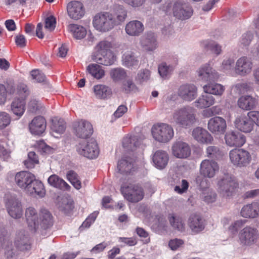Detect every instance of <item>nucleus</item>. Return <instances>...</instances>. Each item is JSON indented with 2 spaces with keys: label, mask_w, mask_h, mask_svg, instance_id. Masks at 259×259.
Instances as JSON below:
<instances>
[{
  "label": "nucleus",
  "mask_w": 259,
  "mask_h": 259,
  "mask_svg": "<svg viewBox=\"0 0 259 259\" xmlns=\"http://www.w3.org/2000/svg\"><path fill=\"white\" fill-rule=\"evenodd\" d=\"M193 138L198 142L202 144H210L213 139L212 136L205 129L197 127L193 129L192 133Z\"/></svg>",
  "instance_id": "a878e982"
},
{
  "label": "nucleus",
  "mask_w": 259,
  "mask_h": 259,
  "mask_svg": "<svg viewBox=\"0 0 259 259\" xmlns=\"http://www.w3.org/2000/svg\"><path fill=\"white\" fill-rule=\"evenodd\" d=\"M94 89L96 97L99 99H105L112 93L111 90L105 85H96Z\"/></svg>",
  "instance_id": "49530a36"
},
{
  "label": "nucleus",
  "mask_w": 259,
  "mask_h": 259,
  "mask_svg": "<svg viewBox=\"0 0 259 259\" xmlns=\"http://www.w3.org/2000/svg\"><path fill=\"white\" fill-rule=\"evenodd\" d=\"M54 221L52 214L46 209H41L39 213V230H47L53 225Z\"/></svg>",
  "instance_id": "cd10ccee"
},
{
  "label": "nucleus",
  "mask_w": 259,
  "mask_h": 259,
  "mask_svg": "<svg viewBox=\"0 0 259 259\" xmlns=\"http://www.w3.org/2000/svg\"><path fill=\"white\" fill-rule=\"evenodd\" d=\"M172 155L178 158H186L190 156L191 150L189 145L184 141L175 142L171 147Z\"/></svg>",
  "instance_id": "2eb2a0df"
},
{
  "label": "nucleus",
  "mask_w": 259,
  "mask_h": 259,
  "mask_svg": "<svg viewBox=\"0 0 259 259\" xmlns=\"http://www.w3.org/2000/svg\"><path fill=\"white\" fill-rule=\"evenodd\" d=\"M56 23V18L53 16H50L46 19L45 28L52 31L55 29Z\"/></svg>",
  "instance_id": "338daca9"
},
{
  "label": "nucleus",
  "mask_w": 259,
  "mask_h": 259,
  "mask_svg": "<svg viewBox=\"0 0 259 259\" xmlns=\"http://www.w3.org/2000/svg\"><path fill=\"white\" fill-rule=\"evenodd\" d=\"M120 190L124 197L133 203L141 201L144 196L143 189L140 185L132 183L128 179L127 183L121 185Z\"/></svg>",
  "instance_id": "20e7f679"
},
{
  "label": "nucleus",
  "mask_w": 259,
  "mask_h": 259,
  "mask_svg": "<svg viewBox=\"0 0 259 259\" xmlns=\"http://www.w3.org/2000/svg\"><path fill=\"white\" fill-rule=\"evenodd\" d=\"M241 215L245 218H255L259 216V204L252 202L244 205L240 211Z\"/></svg>",
  "instance_id": "473e14b6"
},
{
  "label": "nucleus",
  "mask_w": 259,
  "mask_h": 259,
  "mask_svg": "<svg viewBox=\"0 0 259 259\" xmlns=\"http://www.w3.org/2000/svg\"><path fill=\"white\" fill-rule=\"evenodd\" d=\"M203 89L205 93L217 96L222 95L225 91V88L222 84L217 83H211V82H209L207 84L204 85Z\"/></svg>",
  "instance_id": "4c0bfd02"
},
{
  "label": "nucleus",
  "mask_w": 259,
  "mask_h": 259,
  "mask_svg": "<svg viewBox=\"0 0 259 259\" xmlns=\"http://www.w3.org/2000/svg\"><path fill=\"white\" fill-rule=\"evenodd\" d=\"M29 126L30 131L32 134L39 135L46 130V120L41 116H37L31 121Z\"/></svg>",
  "instance_id": "c85d7f7f"
},
{
  "label": "nucleus",
  "mask_w": 259,
  "mask_h": 259,
  "mask_svg": "<svg viewBox=\"0 0 259 259\" xmlns=\"http://www.w3.org/2000/svg\"><path fill=\"white\" fill-rule=\"evenodd\" d=\"M112 15L113 20L116 25H117L125 21L127 17V11L123 6H118L115 9L114 14Z\"/></svg>",
  "instance_id": "c03bdc74"
},
{
  "label": "nucleus",
  "mask_w": 259,
  "mask_h": 259,
  "mask_svg": "<svg viewBox=\"0 0 259 259\" xmlns=\"http://www.w3.org/2000/svg\"><path fill=\"white\" fill-rule=\"evenodd\" d=\"M141 144V141L137 136H126L123 139L122 146L127 150L134 151Z\"/></svg>",
  "instance_id": "e433bc0d"
},
{
  "label": "nucleus",
  "mask_w": 259,
  "mask_h": 259,
  "mask_svg": "<svg viewBox=\"0 0 259 259\" xmlns=\"http://www.w3.org/2000/svg\"><path fill=\"white\" fill-rule=\"evenodd\" d=\"M178 95L183 100L190 102L197 96V88L193 84H184L178 91Z\"/></svg>",
  "instance_id": "4468645a"
},
{
  "label": "nucleus",
  "mask_w": 259,
  "mask_h": 259,
  "mask_svg": "<svg viewBox=\"0 0 259 259\" xmlns=\"http://www.w3.org/2000/svg\"><path fill=\"white\" fill-rule=\"evenodd\" d=\"M184 243V241L181 239L175 238L171 239L168 242L169 248L172 250H176Z\"/></svg>",
  "instance_id": "774afa93"
},
{
  "label": "nucleus",
  "mask_w": 259,
  "mask_h": 259,
  "mask_svg": "<svg viewBox=\"0 0 259 259\" xmlns=\"http://www.w3.org/2000/svg\"><path fill=\"white\" fill-rule=\"evenodd\" d=\"M219 170V166L217 162L212 160L204 159L200 166V174L204 178L197 177L196 184L202 189L207 187V180L204 178H213Z\"/></svg>",
  "instance_id": "7ed1b4c3"
},
{
  "label": "nucleus",
  "mask_w": 259,
  "mask_h": 259,
  "mask_svg": "<svg viewBox=\"0 0 259 259\" xmlns=\"http://www.w3.org/2000/svg\"><path fill=\"white\" fill-rule=\"evenodd\" d=\"M11 111L18 116L21 117L25 110V102L24 99L15 98L11 103Z\"/></svg>",
  "instance_id": "58836bf2"
},
{
  "label": "nucleus",
  "mask_w": 259,
  "mask_h": 259,
  "mask_svg": "<svg viewBox=\"0 0 259 259\" xmlns=\"http://www.w3.org/2000/svg\"><path fill=\"white\" fill-rule=\"evenodd\" d=\"M76 151L79 155L89 159L96 158L99 154L97 143L92 139L89 141L83 140L79 142L76 146Z\"/></svg>",
  "instance_id": "0eeeda50"
},
{
  "label": "nucleus",
  "mask_w": 259,
  "mask_h": 259,
  "mask_svg": "<svg viewBox=\"0 0 259 259\" xmlns=\"http://www.w3.org/2000/svg\"><path fill=\"white\" fill-rule=\"evenodd\" d=\"M225 139L226 144L230 147H241L245 143V137L236 131L227 132Z\"/></svg>",
  "instance_id": "aec40b11"
},
{
  "label": "nucleus",
  "mask_w": 259,
  "mask_h": 259,
  "mask_svg": "<svg viewBox=\"0 0 259 259\" xmlns=\"http://www.w3.org/2000/svg\"><path fill=\"white\" fill-rule=\"evenodd\" d=\"M150 71L148 69L140 70L138 73L136 80L140 83L147 81L150 77Z\"/></svg>",
  "instance_id": "bf43d9fd"
},
{
  "label": "nucleus",
  "mask_w": 259,
  "mask_h": 259,
  "mask_svg": "<svg viewBox=\"0 0 259 259\" xmlns=\"http://www.w3.org/2000/svg\"><path fill=\"white\" fill-rule=\"evenodd\" d=\"M9 214L15 219H18L23 215V208L20 201L16 198L9 199L6 203Z\"/></svg>",
  "instance_id": "a211bd4d"
},
{
  "label": "nucleus",
  "mask_w": 259,
  "mask_h": 259,
  "mask_svg": "<svg viewBox=\"0 0 259 259\" xmlns=\"http://www.w3.org/2000/svg\"><path fill=\"white\" fill-rule=\"evenodd\" d=\"M196 121L195 110L189 106L183 107L175 110L170 118L171 123L184 128L190 127Z\"/></svg>",
  "instance_id": "f03ea898"
},
{
  "label": "nucleus",
  "mask_w": 259,
  "mask_h": 259,
  "mask_svg": "<svg viewBox=\"0 0 259 259\" xmlns=\"http://www.w3.org/2000/svg\"><path fill=\"white\" fill-rule=\"evenodd\" d=\"M175 184L176 186L174 188V190L178 194H182L185 193L188 190L189 184L188 181L186 180L178 178Z\"/></svg>",
  "instance_id": "3c124183"
},
{
  "label": "nucleus",
  "mask_w": 259,
  "mask_h": 259,
  "mask_svg": "<svg viewBox=\"0 0 259 259\" xmlns=\"http://www.w3.org/2000/svg\"><path fill=\"white\" fill-rule=\"evenodd\" d=\"M112 47L111 42L106 40H102L96 45L95 48L96 52L95 54L113 53L111 50Z\"/></svg>",
  "instance_id": "09e8293b"
},
{
  "label": "nucleus",
  "mask_w": 259,
  "mask_h": 259,
  "mask_svg": "<svg viewBox=\"0 0 259 259\" xmlns=\"http://www.w3.org/2000/svg\"><path fill=\"white\" fill-rule=\"evenodd\" d=\"M217 194L215 192L211 189L204 190L202 194V198L204 201L207 203H212L216 200Z\"/></svg>",
  "instance_id": "5fc2aeb1"
},
{
  "label": "nucleus",
  "mask_w": 259,
  "mask_h": 259,
  "mask_svg": "<svg viewBox=\"0 0 259 259\" xmlns=\"http://www.w3.org/2000/svg\"><path fill=\"white\" fill-rule=\"evenodd\" d=\"M220 193L225 197L231 196L238 187L236 178L231 175L226 174L218 182Z\"/></svg>",
  "instance_id": "1a4fd4ad"
},
{
  "label": "nucleus",
  "mask_w": 259,
  "mask_h": 259,
  "mask_svg": "<svg viewBox=\"0 0 259 259\" xmlns=\"http://www.w3.org/2000/svg\"><path fill=\"white\" fill-rule=\"evenodd\" d=\"M25 218L28 226L33 232L39 230L38 215L36 209L29 207L26 208L25 213Z\"/></svg>",
  "instance_id": "5701e85b"
},
{
  "label": "nucleus",
  "mask_w": 259,
  "mask_h": 259,
  "mask_svg": "<svg viewBox=\"0 0 259 259\" xmlns=\"http://www.w3.org/2000/svg\"><path fill=\"white\" fill-rule=\"evenodd\" d=\"M117 168L122 174H130L134 170L133 160L128 157L122 158L118 163Z\"/></svg>",
  "instance_id": "ea45409f"
},
{
  "label": "nucleus",
  "mask_w": 259,
  "mask_h": 259,
  "mask_svg": "<svg viewBox=\"0 0 259 259\" xmlns=\"http://www.w3.org/2000/svg\"><path fill=\"white\" fill-rule=\"evenodd\" d=\"M234 123L236 127L244 133H250L254 126V124L248 114L247 116H239L235 119Z\"/></svg>",
  "instance_id": "393cba45"
},
{
  "label": "nucleus",
  "mask_w": 259,
  "mask_h": 259,
  "mask_svg": "<svg viewBox=\"0 0 259 259\" xmlns=\"http://www.w3.org/2000/svg\"><path fill=\"white\" fill-rule=\"evenodd\" d=\"M173 14L176 18L180 20H186L191 17L193 10L188 4L177 2L173 7Z\"/></svg>",
  "instance_id": "dca6fc26"
},
{
  "label": "nucleus",
  "mask_w": 259,
  "mask_h": 259,
  "mask_svg": "<svg viewBox=\"0 0 259 259\" xmlns=\"http://www.w3.org/2000/svg\"><path fill=\"white\" fill-rule=\"evenodd\" d=\"M231 162L235 166L239 167H245L251 161L250 153L243 149H234L229 152Z\"/></svg>",
  "instance_id": "6e6552de"
},
{
  "label": "nucleus",
  "mask_w": 259,
  "mask_h": 259,
  "mask_svg": "<svg viewBox=\"0 0 259 259\" xmlns=\"http://www.w3.org/2000/svg\"><path fill=\"white\" fill-rule=\"evenodd\" d=\"M238 237L240 244L250 246L256 242L258 232L256 228L246 226L239 232Z\"/></svg>",
  "instance_id": "9d476101"
},
{
  "label": "nucleus",
  "mask_w": 259,
  "mask_h": 259,
  "mask_svg": "<svg viewBox=\"0 0 259 259\" xmlns=\"http://www.w3.org/2000/svg\"><path fill=\"white\" fill-rule=\"evenodd\" d=\"M207 156L212 159H219L222 156V151L218 146H210L206 149Z\"/></svg>",
  "instance_id": "603ef678"
},
{
  "label": "nucleus",
  "mask_w": 259,
  "mask_h": 259,
  "mask_svg": "<svg viewBox=\"0 0 259 259\" xmlns=\"http://www.w3.org/2000/svg\"><path fill=\"white\" fill-rule=\"evenodd\" d=\"M152 160L155 167L162 169L167 165L169 160V156L166 151L159 150L154 153Z\"/></svg>",
  "instance_id": "c756f323"
},
{
  "label": "nucleus",
  "mask_w": 259,
  "mask_h": 259,
  "mask_svg": "<svg viewBox=\"0 0 259 259\" xmlns=\"http://www.w3.org/2000/svg\"><path fill=\"white\" fill-rule=\"evenodd\" d=\"M68 30L73 36L77 39H81L87 34V30L83 26L77 24H71L68 26Z\"/></svg>",
  "instance_id": "37998d69"
},
{
  "label": "nucleus",
  "mask_w": 259,
  "mask_h": 259,
  "mask_svg": "<svg viewBox=\"0 0 259 259\" xmlns=\"http://www.w3.org/2000/svg\"><path fill=\"white\" fill-rule=\"evenodd\" d=\"M214 98L209 94L202 95L194 102L195 106L198 108H205L209 107L214 104Z\"/></svg>",
  "instance_id": "c9c22d12"
},
{
  "label": "nucleus",
  "mask_w": 259,
  "mask_h": 259,
  "mask_svg": "<svg viewBox=\"0 0 259 259\" xmlns=\"http://www.w3.org/2000/svg\"><path fill=\"white\" fill-rule=\"evenodd\" d=\"M207 127L212 133L224 134L227 127L226 120L220 116L212 117L208 120Z\"/></svg>",
  "instance_id": "6ab92c4d"
},
{
  "label": "nucleus",
  "mask_w": 259,
  "mask_h": 259,
  "mask_svg": "<svg viewBox=\"0 0 259 259\" xmlns=\"http://www.w3.org/2000/svg\"><path fill=\"white\" fill-rule=\"evenodd\" d=\"M48 183L52 186L60 189H68L70 186L57 175H52L48 179Z\"/></svg>",
  "instance_id": "79ce46f5"
},
{
  "label": "nucleus",
  "mask_w": 259,
  "mask_h": 259,
  "mask_svg": "<svg viewBox=\"0 0 259 259\" xmlns=\"http://www.w3.org/2000/svg\"><path fill=\"white\" fill-rule=\"evenodd\" d=\"M15 180L17 185L27 194H36L40 197L45 196V190L43 184L36 180L32 174L26 171L17 172Z\"/></svg>",
  "instance_id": "f257e3e1"
},
{
  "label": "nucleus",
  "mask_w": 259,
  "mask_h": 259,
  "mask_svg": "<svg viewBox=\"0 0 259 259\" xmlns=\"http://www.w3.org/2000/svg\"><path fill=\"white\" fill-rule=\"evenodd\" d=\"M253 38V33L248 31L244 33L240 39V44L243 46H248L250 44Z\"/></svg>",
  "instance_id": "69168bd1"
},
{
  "label": "nucleus",
  "mask_w": 259,
  "mask_h": 259,
  "mask_svg": "<svg viewBox=\"0 0 259 259\" xmlns=\"http://www.w3.org/2000/svg\"><path fill=\"white\" fill-rule=\"evenodd\" d=\"M93 23L97 30L103 32L108 31L116 26L113 20V15L108 12L100 13L96 15Z\"/></svg>",
  "instance_id": "423d86ee"
},
{
  "label": "nucleus",
  "mask_w": 259,
  "mask_h": 259,
  "mask_svg": "<svg viewBox=\"0 0 259 259\" xmlns=\"http://www.w3.org/2000/svg\"><path fill=\"white\" fill-rule=\"evenodd\" d=\"M92 60L99 64L110 66L113 64L116 60V57L113 53L94 54Z\"/></svg>",
  "instance_id": "7c9ffc66"
},
{
  "label": "nucleus",
  "mask_w": 259,
  "mask_h": 259,
  "mask_svg": "<svg viewBox=\"0 0 259 259\" xmlns=\"http://www.w3.org/2000/svg\"><path fill=\"white\" fill-rule=\"evenodd\" d=\"M14 244L18 250L24 251L30 249L31 246L29 237L24 230H21L17 232Z\"/></svg>",
  "instance_id": "4be33fe9"
},
{
  "label": "nucleus",
  "mask_w": 259,
  "mask_h": 259,
  "mask_svg": "<svg viewBox=\"0 0 259 259\" xmlns=\"http://www.w3.org/2000/svg\"><path fill=\"white\" fill-rule=\"evenodd\" d=\"M83 6L81 3L78 1H71L67 6L68 15L72 19L78 20L84 14Z\"/></svg>",
  "instance_id": "412c9836"
},
{
  "label": "nucleus",
  "mask_w": 259,
  "mask_h": 259,
  "mask_svg": "<svg viewBox=\"0 0 259 259\" xmlns=\"http://www.w3.org/2000/svg\"><path fill=\"white\" fill-rule=\"evenodd\" d=\"M31 76L33 79L36 82H41L45 81L46 76L44 74L38 69H34L31 71Z\"/></svg>",
  "instance_id": "0e129e2a"
},
{
  "label": "nucleus",
  "mask_w": 259,
  "mask_h": 259,
  "mask_svg": "<svg viewBox=\"0 0 259 259\" xmlns=\"http://www.w3.org/2000/svg\"><path fill=\"white\" fill-rule=\"evenodd\" d=\"M42 108L41 104L35 99H31L28 105V110L31 112H36Z\"/></svg>",
  "instance_id": "680f3d73"
},
{
  "label": "nucleus",
  "mask_w": 259,
  "mask_h": 259,
  "mask_svg": "<svg viewBox=\"0 0 259 259\" xmlns=\"http://www.w3.org/2000/svg\"><path fill=\"white\" fill-rule=\"evenodd\" d=\"M66 129L65 122L62 119L56 118L52 120L51 130L53 133L62 134Z\"/></svg>",
  "instance_id": "8fccbe9b"
},
{
  "label": "nucleus",
  "mask_w": 259,
  "mask_h": 259,
  "mask_svg": "<svg viewBox=\"0 0 259 259\" xmlns=\"http://www.w3.org/2000/svg\"><path fill=\"white\" fill-rule=\"evenodd\" d=\"M123 64L127 67L137 66L139 60L135 54L132 52L125 53L122 57Z\"/></svg>",
  "instance_id": "a18cd8bd"
},
{
  "label": "nucleus",
  "mask_w": 259,
  "mask_h": 259,
  "mask_svg": "<svg viewBox=\"0 0 259 259\" xmlns=\"http://www.w3.org/2000/svg\"><path fill=\"white\" fill-rule=\"evenodd\" d=\"M245 223L246 221L245 220H237L229 226V231L232 234H235L237 232L238 229L242 227Z\"/></svg>",
  "instance_id": "e2e57ef3"
},
{
  "label": "nucleus",
  "mask_w": 259,
  "mask_h": 259,
  "mask_svg": "<svg viewBox=\"0 0 259 259\" xmlns=\"http://www.w3.org/2000/svg\"><path fill=\"white\" fill-rule=\"evenodd\" d=\"M98 213L99 212L97 211H95L91 213L82 223L81 226L80 227V229L82 230L83 228L90 227L91 224L95 221Z\"/></svg>",
  "instance_id": "13d9d810"
},
{
  "label": "nucleus",
  "mask_w": 259,
  "mask_h": 259,
  "mask_svg": "<svg viewBox=\"0 0 259 259\" xmlns=\"http://www.w3.org/2000/svg\"><path fill=\"white\" fill-rule=\"evenodd\" d=\"M203 46L217 55L220 54L222 52L221 46L213 41H205L203 42Z\"/></svg>",
  "instance_id": "6e6d98bb"
},
{
  "label": "nucleus",
  "mask_w": 259,
  "mask_h": 259,
  "mask_svg": "<svg viewBox=\"0 0 259 259\" xmlns=\"http://www.w3.org/2000/svg\"><path fill=\"white\" fill-rule=\"evenodd\" d=\"M140 44L146 52H153L158 47L155 34L152 32H147L140 37Z\"/></svg>",
  "instance_id": "f3484780"
},
{
  "label": "nucleus",
  "mask_w": 259,
  "mask_h": 259,
  "mask_svg": "<svg viewBox=\"0 0 259 259\" xmlns=\"http://www.w3.org/2000/svg\"><path fill=\"white\" fill-rule=\"evenodd\" d=\"M11 122V118L9 115L5 112H0V130L7 126Z\"/></svg>",
  "instance_id": "052dcab7"
},
{
  "label": "nucleus",
  "mask_w": 259,
  "mask_h": 259,
  "mask_svg": "<svg viewBox=\"0 0 259 259\" xmlns=\"http://www.w3.org/2000/svg\"><path fill=\"white\" fill-rule=\"evenodd\" d=\"M257 102L256 100L250 96H243L238 100V105L243 110H250L254 108Z\"/></svg>",
  "instance_id": "f704fd0d"
},
{
  "label": "nucleus",
  "mask_w": 259,
  "mask_h": 259,
  "mask_svg": "<svg viewBox=\"0 0 259 259\" xmlns=\"http://www.w3.org/2000/svg\"><path fill=\"white\" fill-rule=\"evenodd\" d=\"M88 72L94 78L100 79L105 75V71L99 64L92 63L89 64L87 68Z\"/></svg>",
  "instance_id": "a19ab883"
},
{
  "label": "nucleus",
  "mask_w": 259,
  "mask_h": 259,
  "mask_svg": "<svg viewBox=\"0 0 259 259\" xmlns=\"http://www.w3.org/2000/svg\"><path fill=\"white\" fill-rule=\"evenodd\" d=\"M197 73L199 79L206 82L217 81L220 78L218 72L208 64L201 66Z\"/></svg>",
  "instance_id": "f8f14e48"
},
{
  "label": "nucleus",
  "mask_w": 259,
  "mask_h": 259,
  "mask_svg": "<svg viewBox=\"0 0 259 259\" xmlns=\"http://www.w3.org/2000/svg\"><path fill=\"white\" fill-rule=\"evenodd\" d=\"M168 220L170 226L175 230L183 232L185 231V224L182 217L172 213L168 215Z\"/></svg>",
  "instance_id": "72a5a7b5"
},
{
  "label": "nucleus",
  "mask_w": 259,
  "mask_h": 259,
  "mask_svg": "<svg viewBox=\"0 0 259 259\" xmlns=\"http://www.w3.org/2000/svg\"><path fill=\"white\" fill-rule=\"evenodd\" d=\"M252 68L253 62L251 58L246 56H242L236 61L235 71L238 75L245 76L251 72Z\"/></svg>",
  "instance_id": "9b49d317"
},
{
  "label": "nucleus",
  "mask_w": 259,
  "mask_h": 259,
  "mask_svg": "<svg viewBox=\"0 0 259 259\" xmlns=\"http://www.w3.org/2000/svg\"><path fill=\"white\" fill-rule=\"evenodd\" d=\"M0 242L2 248L4 250L5 256L7 259H15L17 256L18 253L13 245L12 241L8 237L4 236L0 238Z\"/></svg>",
  "instance_id": "b1692460"
},
{
  "label": "nucleus",
  "mask_w": 259,
  "mask_h": 259,
  "mask_svg": "<svg viewBox=\"0 0 259 259\" xmlns=\"http://www.w3.org/2000/svg\"><path fill=\"white\" fill-rule=\"evenodd\" d=\"M111 77L114 81H118L124 79L126 76V72L122 68H115L112 69L110 72Z\"/></svg>",
  "instance_id": "4d7b16f0"
},
{
  "label": "nucleus",
  "mask_w": 259,
  "mask_h": 259,
  "mask_svg": "<svg viewBox=\"0 0 259 259\" xmlns=\"http://www.w3.org/2000/svg\"><path fill=\"white\" fill-rule=\"evenodd\" d=\"M174 70V66H169L165 62L161 63L158 66V73L160 76L164 79L169 77Z\"/></svg>",
  "instance_id": "de8ad7c7"
},
{
  "label": "nucleus",
  "mask_w": 259,
  "mask_h": 259,
  "mask_svg": "<svg viewBox=\"0 0 259 259\" xmlns=\"http://www.w3.org/2000/svg\"><path fill=\"white\" fill-rule=\"evenodd\" d=\"M153 138L160 143H167L172 139L174 135L172 126L166 123L154 124L151 128Z\"/></svg>",
  "instance_id": "39448f33"
},
{
  "label": "nucleus",
  "mask_w": 259,
  "mask_h": 259,
  "mask_svg": "<svg viewBox=\"0 0 259 259\" xmlns=\"http://www.w3.org/2000/svg\"><path fill=\"white\" fill-rule=\"evenodd\" d=\"M67 178L72 185L77 190L81 187V182L77 174L73 170H69L67 174Z\"/></svg>",
  "instance_id": "864d4df0"
},
{
  "label": "nucleus",
  "mask_w": 259,
  "mask_h": 259,
  "mask_svg": "<svg viewBox=\"0 0 259 259\" xmlns=\"http://www.w3.org/2000/svg\"><path fill=\"white\" fill-rule=\"evenodd\" d=\"M188 224L191 231L195 233L202 231L205 228L204 220L201 216L196 214H192L190 216Z\"/></svg>",
  "instance_id": "2f4dec72"
},
{
  "label": "nucleus",
  "mask_w": 259,
  "mask_h": 259,
  "mask_svg": "<svg viewBox=\"0 0 259 259\" xmlns=\"http://www.w3.org/2000/svg\"><path fill=\"white\" fill-rule=\"evenodd\" d=\"M74 130L75 135L82 139H87L93 133L92 125L88 121L80 120L74 124Z\"/></svg>",
  "instance_id": "ddd939ff"
},
{
  "label": "nucleus",
  "mask_w": 259,
  "mask_h": 259,
  "mask_svg": "<svg viewBox=\"0 0 259 259\" xmlns=\"http://www.w3.org/2000/svg\"><path fill=\"white\" fill-rule=\"evenodd\" d=\"M144 30L143 24L138 20H132L128 22L125 26L126 33L131 36H139Z\"/></svg>",
  "instance_id": "bb28decb"
}]
</instances>
